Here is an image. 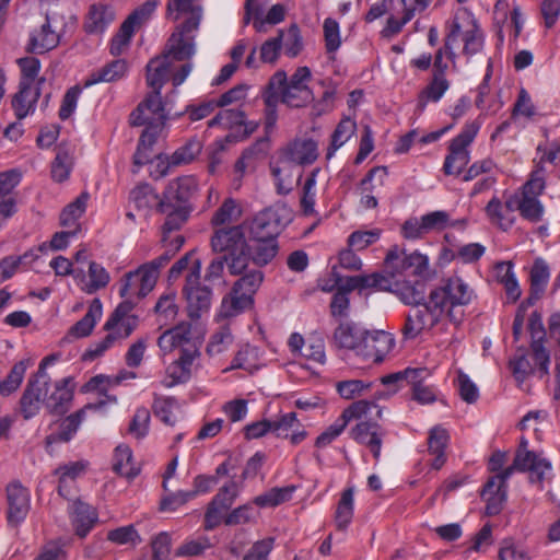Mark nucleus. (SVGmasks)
Returning a JSON list of instances; mask_svg holds the SVG:
<instances>
[{"instance_id": "1", "label": "nucleus", "mask_w": 560, "mask_h": 560, "mask_svg": "<svg viewBox=\"0 0 560 560\" xmlns=\"http://www.w3.org/2000/svg\"><path fill=\"white\" fill-rule=\"evenodd\" d=\"M203 16L198 0H168L166 18L178 21L184 18L171 34L163 55L150 60L147 66V84L152 91L130 115L133 126H144L140 137L135 164L140 166L151 161L150 149L163 135L167 114L161 97V89L167 80L174 86L180 85L191 71L190 63L178 65L195 55V37Z\"/></svg>"}, {"instance_id": "2", "label": "nucleus", "mask_w": 560, "mask_h": 560, "mask_svg": "<svg viewBox=\"0 0 560 560\" xmlns=\"http://www.w3.org/2000/svg\"><path fill=\"white\" fill-rule=\"evenodd\" d=\"M247 230L243 223L232 226L218 228L211 237V247L215 253H223L229 272L242 275L249 261Z\"/></svg>"}, {"instance_id": "3", "label": "nucleus", "mask_w": 560, "mask_h": 560, "mask_svg": "<svg viewBox=\"0 0 560 560\" xmlns=\"http://www.w3.org/2000/svg\"><path fill=\"white\" fill-rule=\"evenodd\" d=\"M483 34L472 13L467 9H458L450 24V32L445 39V50L448 58L455 57L454 48L463 43V54L471 57L483 48Z\"/></svg>"}, {"instance_id": "4", "label": "nucleus", "mask_w": 560, "mask_h": 560, "mask_svg": "<svg viewBox=\"0 0 560 560\" xmlns=\"http://www.w3.org/2000/svg\"><path fill=\"white\" fill-rule=\"evenodd\" d=\"M419 307L406 317L405 325L401 329L406 339H415L424 331H430L443 319H448L450 307L446 305L442 295L431 290L428 299L422 301Z\"/></svg>"}, {"instance_id": "5", "label": "nucleus", "mask_w": 560, "mask_h": 560, "mask_svg": "<svg viewBox=\"0 0 560 560\" xmlns=\"http://www.w3.org/2000/svg\"><path fill=\"white\" fill-rule=\"evenodd\" d=\"M264 275L260 270H253L240 278L221 302L218 316L232 318L249 308L254 303V294L260 287Z\"/></svg>"}, {"instance_id": "6", "label": "nucleus", "mask_w": 560, "mask_h": 560, "mask_svg": "<svg viewBox=\"0 0 560 560\" xmlns=\"http://www.w3.org/2000/svg\"><path fill=\"white\" fill-rule=\"evenodd\" d=\"M434 290L442 295V300H445L450 307L448 322L459 325L464 318V312L460 307L472 302L475 299L474 289L462 277L454 275L444 279Z\"/></svg>"}, {"instance_id": "7", "label": "nucleus", "mask_w": 560, "mask_h": 560, "mask_svg": "<svg viewBox=\"0 0 560 560\" xmlns=\"http://www.w3.org/2000/svg\"><path fill=\"white\" fill-rule=\"evenodd\" d=\"M292 211L285 205H275L244 221L248 238L275 237L290 221Z\"/></svg>"}, {"instance_id": "8", "label": "nucleus", "mask_w": 560, "mask_h": 560, "mask_svg": "<svg viewBox=\"0 0 560 560\" xmlns=\"http://www.w3.org/2000/svg\"><path fill=\"white\" fill-rule=\"evenodd\" d=\"M515 470L527 472L530 483L536 485L540 490L546 481L552 477V465L549 459L540 453L521 447L516 451L513 464L505 469V477H511Z\"/></svg>"}, {"instance_id": "9", "label": "nucleus", "mask_w": 560, "mask_h": 560, "mask_svg": "<svg viewBox=\"0 0 560 560\" xmlns=\"http://www.w3.org/2000/svg\"><path fill=\"white\" fill-rule=\"evenodd\" d=\"M60 358V353H54L44 358L37 373L28 380L27 386L21 397V412L25 420L36 416L40 409L42 402H45L44 387H46L47 381L49 380L46 369L58 362Z\"/></svg>"}, {"instance_id": "10", "label": "nucleus", "mask_w": 560, "mask_h": 560, "mask_svg": "<svg viewBox=\"0 0 560 560\" xmlns=\"http://www.w3.org/2000/svg\"><path fill=\"white\" fill-rule=\"evenodd\" d=\"M158 278L155 268L149 265H141L136 270L122 276L119 281V295L124 302L135 303L147 296L155 287Z\"/></svg>"}, {"instance_id": "11", "label": "nucleus", "mask_w": 560, "mask_h": 560, "mask_svg": "<svg viewBox=\"0 0 560 560\" xmlns=\"http://www.w3.org/2000/svg\"><path fill=\"white\" fill-rule=\"evenodd\" d=\"M480 124L467 122L460 133L450 143V154L445 158L443 171L446 175H459L470 161L468 147L476 138Z\"/></svg>"}, {"instance_id": "12", "label": "nucleus", "mask_w": 560, "mask_h": 560, "mask_svg": "<svg viewBox=\"0 0 560 560\" xmlns=\"http://www.w3.org/2000/svg\"><path fill=\"white\" fill-rule=\"evenodd\" d=\"M158 346L164 353L178 349L180 355H199V341L192 337L188 323H180L164 331L158 339Z\"/></svg>"}, {"instance_id": "13", "label": "nucleus", "mask_w": 560, "mask_h": 560, "mask_svg": "<svg viewBox=\"0 0 560 560\" xmlns=\"http://www.w3.org/2000/svg\"><path fill=\"white\" fill-rule=\"evenodd\" d=\"M311 78L308 67H299L284 89L282 102L291 107H302L311 103L313 101V93L308 88Z\"/></svg>"}, {"instance_id": "14", "label": "nucleus", "mask_w": 560, "mask_h": 560, "mask_svg": "<svg viewBox=\"0 0 560 560\" xmlns=\"http://www.w3.org/2000/svg\"><path fill=\"white\" fill-rule=\"evenodd\" d=\"M132 305L130 302L120 303L107 319L104 328L108 331L107 336L113 341L128 338L138 325V317L131 314Z\"/></svg>"}, {"instance_id": "15", "label": "nucleus", "mask_w": 560, "mask_h": 560, "mask_svg": "<svg viewBox=\"0 0 560 560\" xmlns=\"http://www.w3.org/2000/svg\"><path fill=\"white\" fill-rule=\"evenodd\" d=\"M240 491L241 485L235 480L229 481L219 489L206 512L205 526L207 529H212L220 523L222 512L231 508Z\"/></svg>"}, {"instance_id": "16", "label": "nucleus", "mask_w": 560, "mask_h": 560, "mask_svg": "<svg viewBox=\"0 0 560 560\" xmlns=\"http://www.w3.org/2000/svg\"><path fill=\"white\" fill-rule=\"evenodd\" d=\"M72 279L84 292L92 294L105 288L110 280L107 270L96 261L88 262V266L72 268Z\"/></svg>"}, {"instance_id": "17", "label": "nucleus", "mask_w": 560, "mask_h": 560, "mask_svg": "<svg viewBox=\"0 0 560 560\" xmlns=\"http://www.w3.org/2000/svg\"><path fill=\"white\" fill-rule=\"evenodd\" d=\"M366 329L351 320H340L332 332V346L339 350L353 351L359 355Z\"/></svg>"}, {"instance_id": "18", "label": "nucleus", "mask_w": 560, "mask_h": 560, "mask_svg": "<svg viewBox=\"0 0 560 560\" xmlns=\"http://www.w3.org/2000/svg\"><path fill=\"white\" fill-rule=\"evenodd\" d=\"M328 186V176L319 168H314L305 179L301 192V208L305 215L315 213V205L323 198Z\"/></svg>"}, {"instance_id": "19", "label": "nucleus", "mask_w": 560, "mask_h": 560, "mask_svg": "<svg viewBox=\"0 0 560 560\" xmlns=\"http://www.w3.org/2000/svg\"><path fill=\"white\" fill-rule=\"evenodd\" d=\"M69 384L70 377H63L50 385L48 380L46 387H44L45 404L56 419L69 417L67 415L70 408Z\"/></svg>"}, {"instance_id": "20", "label": "nucleus", "mask_w": 560, "mask_h": 560, "mask_svg": "<svg viewBox=\"0 0 560 560\" xmlns=\"http://www.w3.org/2000/svg\"><path fill=\"white\" fill-rule=\"evenodd\" d=\"M8 513L10 525H20L28 514L31 508L30 491L19 482H12L7 487Z\"/></svg>"}, {"instance_id": "21", "label": "nucleus", "mask_w": 560, "mask_h": 560, "mask_svg": "<svg viewBox=\"0 0 560 560\" xmlns=\"http://www.w3.org/2000/svg\"><path fill=\"white\" fill-rule=\"evenodd\" d=\"M394 347L395 338L392 334L384 330H366V338L359 355L373 362H382Z\"/></svg>"}, {"instance_id": "22", "label": "nucleus", "mask_w": 560, "mask_h": 560, "mask_svg": "<svg viewBox=\"0 0 560 560\" xmlns=\"http://www.w3.org/2000/svg\"><path fill=\"white\" fill-rule=\"evenodd\" d=\"M281 156L289 163L310 165L318 158V144L311 138H295L282 149Z\"/></svg>"}, {"instance_id": "23", "label": "nucleus", "mask_w": 560, "mask_h": 560, "mask_svg": "<svg viewBox=\"0 0 560 560\" xmlns=\"http://www.w3.org/2000/svg\"><path fill=\"white\" fill-rule=\"evenodd\" d=\"M197 189V183L191 176H180L168 183L159 207L164 209L171 206H186L187 200Z\"/></svg>"}, {"instance_id": "24", "label": "nucleus", "mask_w": 560, "mask_h": 560, "mask_svg": "<svg viewBox=\"0 0 560 560\" xmlns=\"http://www.w3.org/2000/svg\"><path fill=\"white\" fill-rule=\"evenodd\" d=\"M98 522L97 510L81 498L72 503V535L83 539Z\"/></svg>"}, {"instance_id": "25", "label": "nucleus", "mask_w": 560, "mask_h": 560, "mask_svg": "<svg viewBox=\"0 0 560 560\" xmlns=\"http://www.w3.org/2000/svg\"><path fill=\"white\" fill-rule=\"evenodd\" d=\"M529 330L532 336V358L535 361V364L538 366L541 376L547 375L550 363V355L544 347L545 328L541 322V317L535 313L529 318Z\"/></svg>"}, {"instance_id": "26", "label": "nucleus", "mask_w": 560, "mask_h": 560, "mask_svg": "<svg viewBox=\"0 0 560 560\" xmlns=\"http://www.w3.org/2000/svg\"><path fill=\"white\" fill-rule=\"evenodd\" d=\"M350 436L368 447L376 460L380 459L384 432L378 424L361 421L350 430Z\"/></svg>"}, {"instance_id": "27", "label": "nucleus", "mask_w": 560, "mask_h": 560, "mask_svg": "<svg viewBox=\"0 0 560 560\" xmlns=\"http://www.w3.org/2000/svg\"><path fill=\"white\" fill-rule=\"evenodd\" d=\"M504 475L505 470L492 476L483 488L482 497L487 502V513L490 515L498 514L502 509L503 502L506 500L505 482L510 477Z\"/></svg>"}, {"instance_id": "28", "label": "nucleus", "mask_w": 560, "mask_h": 560, "mask_svg": "<svg viewBox=\"0 0 560 560\" xmlns=\"http://www.w3.org/2000/svg\"><path fill=\"white\" fill-rule=\"evenodd\" d=\"M386 291L394 293L406 305H419L424 301L425 284L421 281L392 280Z\"/></svg>"}, {"instance_id": "29", "label": "nucleus", "mask_w": 560, "mask_h": 560, "mask_svg": "<svg viewBox=\"0 0 560 560\" xmlns=\"http://www.w3.org/2000/svg\"><path fill=\"white\" fill-rule=\"evenodd\" d=\"M40 96V88L32 85H19V91L12 96L11 106L14 110L16 119L23 120L33 115L38 98Z\"/></svg>"}, {"instance_id": "30", "label": "nucleus", "mask_w": 560, "mask_h": 560, "mask_svg": "<svg viewBox=\"0 0 560 560\" xmlns=\"http://www.w3.org/2000/svg\"><path fill=\"white\" fill-rule=\"evenodd\" d=\"M402 13L390 15L383 31L386 36H392L400 32L401 27L409 22L417 13L423 12L430 4L431 0H400Z\"/></svg>"}, {"instance_id": "31", "label": "nucleus", "mask_w": 560, "mask_h": 560, "mask_svg": "<svg viewBox=\"0 0 560 560\" xmlns=\"http://www.w3.org/2000/svg\"><path fill=\"white\" fill-rule=\"evenodd\" d=\"M60 39L59 31L56 25H52L51 20L46 18V21L39 30H35L30 36V48L35 54H43L55 48Z\"/></svg>"}, {"instance_id": "32", "label": "nucleus", "mask_w": 560, "mask_h": 560, "mask_svg": "<svg viewBox=\"0 0 560 560\" xmlns=\"http://www.w3.org/2000/svg\"><path fill=\"white\" fill-rule=\"evenodd\" d=\"M450 440L448 432L441 425H435L429 431L428 453L433 456L430 463L433 469H440L446 462L445 450Z\"/></svg>"}, {"instance_id": "33", "label": "nucleus", "mask_w": 560, "mask_h": 560, "mask_svg": "<svg viewBox=\"0 0 560 560\" xmlns=\"http://www.w3.org/2000/svg\"><path fill=\"white\" fill-rule=\"evenodd\" d=\"M69 441L70 417L54 420L49 425V434L46 436L47 453L51 456H58Z\"/></svg>"}, {"instance_id": "34", "label": "nucleus", "mask_w": 560, "mask_h": 560, "mask_svg": "<svg viewBox=\"0 0 560 560\" xmlns=\"http://www.w3.org/2000/svg\"><path fill=\"white\" fill-rule=\"evenodd\" d=\"M197 357L179 354L178 359L167 366L162 384L165 387H173L187 382L191 376L192 364Z\"/></svg>"}, {"instance_id": "35", "label": "nucleus", "mask_w": 560, "mask_h": 560, "mask_svg": "<svg viewBox=\"0 0 560 560\" xmlns=\"http://www.w3.org/2000/svg\"><path fill=\"white\" fill-rule=\"evenodd\" d=\"M114 20L115 12L113 8L104 4H93L86 15L84 28L88 33L101 34Z\"/></svg>"}, {"instance_id": "36", "label": "nucleus", "mask_w": 560, "mask_h": 560, "mask_svg": "<svg viewBox=\"0 0 560 560\" xmlns=\"http://www.w3.org/2000/svg\"><path fill=\"white\" fill-rule=\"evenodd\" d=\"M56 155L50 163V176L55 183H63L70 176V144L62 140L56 147Z\"/></svg>"}, {"instance_id": "37", "label": "nucleus", "mask_w": 560, "mask_h": 560, "mask_svg": "<svg viewBox=\"0 0 560 560\" xmlns=\"http://www.w3.org/2000/svg\"><path fill=\"white\" fill-rule=\"evenodd\" d=\"M248 253L252 252L254 262L264 266L270 262L278 254V244L275 237L248 238Z\"/></svg>"}, {"instance_id": "38", "label": "nucleus", "mask_w": 560, "mask_h": 560, "mask_svg": "<svg viewBox=\"0 0 560 560\" xmlns=\"http://www.w3.org/2000/svg\"><path fill=\"white\" fill-rule=\"evenodd\" d=\"M113 469L128 479H132L139 474V468L133 463L132 452L128 445L120 444L115 448Z\"/></svg>"}, {"instance_id": "39", "label": "nucleus", "mask_w": 560, "mask_h": 560, "mask_svg": "<svg viewBox=\"0 0 560 560\" xmlns=\"http://www.w3.org/2000/svg\"><path fill=\"white\" fill-rule=\"evenodd\" d=\"M152 408L154 416L166 425L174 427L180 418L179 405L172 397H156Z\"/></svg>"}, {"instance_id": "40", "label": "nucleus", "mask_w": 560, "mask_h": 560, "mask_svg": "<svg viewBox=\"0 0 560 560\" xmlns=\"http://www.w3.org/2000/svg\"><path fill=\"white\" fill-rule=\"evenodd\" d=\"M102 313L103 306L101 301L93 299L83 318L72 326V336L83 338L91 335L97 320L102 317Z\"/></svg>"}, {"instance_id": "41", "label": "nucleus", "mask_w": 560, "mask_h": 560, "mask_svg": "<svg viewBox=\"0 0 560 560\" xmlns=\"http://www.w3.org/2000/svg\"><path fill=\"white\" fill-rule=\"evenodd\" d=\"M450 82L442 73H433L431 82L419 95L418 107L423 110L428 102H438L448 90Z\"/></svg>"}, {"instance_id": "42", "label": "nucleus", "mask_w": 560, "mask_h": 560, "mask_svg": "<svg viewBox=\"0 0 560 560\" xmlns=\"http://www.w3.org/2000/svg\"><path fill=\"white\" fill-rule=\"evenodd\" d=\"M187 311L190 318H199L211 305V291L208 288L195 289L185 292Z\"/></svg>"}, {"instance_id": "43", "label": "nucleus", "mask_w": 560, "mask_h": 560, "mask_svg": "<svg viewBox=\"0 0 560 560\" xmlns=\"http://www.w3.org/2000/svg\"><path fill=\"white\" fill-rule=\"evenodd\" d=\"M355 131L357 122L350 117L342 118L331 136V142L327 150L326 159H331L336 151L354 136Z\"/></svg>"}, {"instance_id": "44", "label": "nucleus", "mask_w": 560, "mask_h": 560, "mask_svg": "<svg viewBox=\"0 0 560 560\" xmlns=\"http://www.w3.org/2000/svg\"><path fill=\"white\" fill-rule=\"evenodd\" d=\"M70 241V234L67 231L56 232L49 242H44L35 248L25 253V258H32L36 261L42 256L48 255L49 252H58L66 249Z\"/></svg>"}, {"instance_id": "45", "label": "nucleus", "mask_w": 560, "mask_h": 560, "mask_svg": "<svg viewBox=\"0 0 560 560\" xmlns=\"http://www.w3.org/2000/svg\"><path fill=\"white\" fill-rule=\"evenodd\" d=\"M202 142L197 138H190L170 155V163L173 166L187 165L194 162L201 153Z\"/></svg>"}, {"instance_id": "46", "label": "nucleus", "mask_w": 560, "mask_h": 560, "mask_svg": "<svg viewBox=\"0 0 560 560\" xmlns=\"http://www.w3.org/2000/svg\"><path fill=\"white\" fill-rule=\"evenodd\" d=\"M354 499L353 490L342 492L335 512V525L338 530H346L353 517Z\"/></svg>"}, {"instance_id": "47", "label": "nucleus", "mask_w": 560, "mask_h": 560, "mask_svg": "<svg viewBox=\"0 0 560 560\" xmlns=\"http://www.w3.org/2000/svg\"><path fill=\"white\" fill-rule=\"evenodd\" d=\"M384 269L386 276L392 280L408 270V254L405 249L397 245L390 247L384 260Z\"/></svg>"}, {"instance_id": "48", "label": "nucleus", "mask_w": 560, "mask_h": 560, "mask_svg": "<svg viewBox=\"0 0 560 560\" xmlns=\"http://www.w3.org/2000/svg\"><path fill=\"white\" fill-rule=\"evenodd\" d=\"M259 349L249 345L242 347L234 357L232 364L224 369L223 372H229L235 369H243L253 372L258 369Z\"/></svg>"}, {"instance_id": "49", "label": "nucleus", "mask_w": 560, "mask_h": 560, "mask_svg": "<svg viewBox=\"0 0 560 560\" xmlns=\"http://www.w3.org/2000/svg\"><path fill=\"white\" fill-rule=\"evenodd\" d=\"M242 215V207L232 198H228L223 201L220 208L214 212L211 223L217 229L222 226H230L229 224L236 222Z\"/></svg>"}, {"instance_id": "50", "label": "nucleus", "mask_w": 560, "mask_h": 560, "mask_svg": "<svg viewBox=\"0 0 560 560\" xmlns=\"http://www.w3.org/2000/svg\"><path fill=\"white\" fill-rule=\"evenodd\" d=\"M485 212L489 221L500 229L508 230L514 222V217L505 212L503 202L497 196L488 202Z\"/></svg>"}, {"instance_id": "51", "label": "nucleus", "mask_w": 560, "mask_h": 560, "mask_svg": "<svg viewBox=\"0 0 560 560\" xmlns=\"http://www.w3.org/2000/svg\"><path fill=\"white\" fill-rule=\"evenodd\" d=\"M127 63L122 59H118L107 65L104 69L97 73H93L90 79L86 80L85 86H89L98 82H113L122 78L127 72Z\"/></svg>"}, {"instance_id": "52", "label": "nucleus", "mask_w": 560, "mask_h": 560, "mask_svg": "<svg viewBox=\"0 0 560 560\" xmlns=\"http://www.w3.org/2000/svg\"><path fill=\"white\" fill-rule=\"evenodd\" d=\"M69 549L67 539H51L40 548L34 560H69Z\"/></svg>"}, {"instance_id": "53", "label": "nucleus", "mask_w": 560, "mask_h": 560, "mask_svg": "<svg viewBox=\"0 0 560 560\" xmlns=\"http://www.w3.org/2000/svg\"><path fill=\"white\" fill-rule=\"evenodd\" d=\"M154 312L158 316V320L162 325L172 323L178 314V305L176 304V294L170 292L159 298Z\"/></svg>"}, {"instance_id": "54", "label": "nucleus", "mask_w": 560, "mask_h": 560, "mask_svg": "<svg viewBox=\"0 0 560 560\" xmlns=\"http://www.w3.org/2000/svg\"><path fill=\"white\" fill-rule=\"evenodd\" d=\"M21 68L20 85L39 86L43 79L38 77L40 70V62L35 57H25L18 60Z\"/></svg>"}, {"instance_id": "55", "label": "nucleus", "mask_w": 560, "mask_h": 560, "mask_svg": "<svg viewBox=\"0 0 560 560\" xmlns=\"http://www.w3.org/2000/svg\"><path fill=\"white\" fill-rule=\"evenodd\" d=\"M159 211L166 214V219L163 225V241H166V234L178 230L182 224L187 220L188 208L187 206H171L167 209L159 207Z\"/></svg>"}, {"instance_id": "56", "label": "nucleus", "mask_w": 560, "mask_h": 560, "mask_svg": "<svg viewBox=\"0 0 560 560\" xmlns=\"http://www.w3.org/2000/svg\"><path fill=\"white\" fill-rule=\"evenodd\" d=\"M294 491L293 487L272 488L267 492L257 495L254 503L259 508H272L291 499Z\"/></svg>"}, {"instance_id": "57", "label": "nucleus", "mask_w": 560, "mask_h": 560, "mask_svg": "<svg viewBox=\"0 0 560 560\" xmlns=\"http://www.w3.org/2000/svg\"><path fill=\"white\" fill-rule=\"evenodd\" d=\"M27 366L28 361H19L13 365L7 377L3 381H0L2 396H9L20 387L26 373Z\"/></svg>"}, {"instance_id": "58", "label": "nucleus", "mask_w": 560, "mask_h": 560, "mask_svg": "<svg viewBox=\"0 0 560 560\" xmlns=\"http://www.w3.org/2000/svg\"><path fill=\"white\" fill-rule=\"evenodd\" d=\"M277 38H281L284 52L290 57H296L303 48L302 36L295 24L291 25L287 31L279 32Z\"/></svg>"}, {"instance_id": "59", "label": "nucleus", "mask_w": 560, "mask_h": 560, "mask_svg": "<svg viewBox=\"0 0 560 560\" xmlns=\"http://www.w3.org/2000/svg\"><path fill=\"white\" fill-rule=\"evenodd\" d=\"M517 210L522 217L532 222H539L544 215V206L538 197L526 196L521 194V199L517 205Z\"/></svg>"}, {"instance_id": "60", "label": "nucleus", "mask_w": 560, "mask_h": 560, "mask_svg": "<svg viewBox=\"0 0 560 560\" xmlns=\"http://www.w3.org/2000/svg\"><path fill=\"white\" fill-rule=\"evenodd\" d=\"M159 4V0H147L141 5L136 8L128 15L125 22L129 24L133 30L139 28L141 25H143L151 19Z\"/></svg>"}, {"instance_id": "61", "label": "nucleus", "mask_w": 560, "mask_h": 560, "mask_svg": "<svg viewBox=\"0 0 560 560\" xmlns=\"http://www.w3.org/2000/svg\"><path fill=\"white\" fill-rule=\"evenodd\" d=\"M323 33L326 51L329 55L335 54L342 43L339 23L331 18L325 19L323 23Z\"/></svg>"}, {"instance_id": "62", "label": "nucleus", "mask_w": 560, "mask_h": 560, "mask_svg": "<svg viewBox=\"0 0 560 560\" xmlns=\"http://www.w3.org/2000/svg\"><path fill=\"white\" fill-rule=\"evenodd\" d=\"M546 187L545 166L536 164L528 180L523 185L522 195L539 197Z\"/></svg>"}, {"instance_id": "63", "label": "nucleus", "mask_w": 560, "mask_h": 560, "mask_svg": "<svg viewBox=\"0 0 560 560\" xmlns=\"http://www.w3.org/2000/svg\"><path fill=\"white\" fill-rule=\"evenodd\" d=\"M130 201L141 210H148L154 205L159 206L158 195L150 185H139L130 192Z\"/></svg>"}, {"instance_id": "64", "label": "nucleus", "mask_w": 560, "mask_h": 560, "mask_svg": "<svg viewBox=\"0 0 560 560\" xmlns=\"http://www.w3.org/2000/svg\"><path fill=\"white\" fill-rule=\"evenodd\" d=\"M245 124V114L240 109H223L217 114L214 118L209 121V127L222 126L226 129H234L242 127Z\"/></svg>"}]
</instances>
